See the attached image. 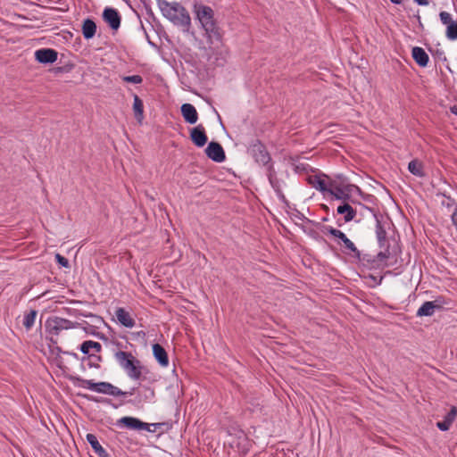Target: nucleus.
Listing matches in <instances>:
<instances>
[{
  "label": "nucleus",
  "instance_id": "obj_1",
  "mask_svg": "<svg viewBox=\"0 0 457 457\" xmlns=\"http://www.w3.org/2000/svg\"><path fill=\"white\" fill-rule=\"evenodd\" d=\"M158 7L162 15L173 24L183 28L185 31L189 30L191 27L190 15L187 9L179 3L158 0Z\"/></svg>",
  "mask_w": 457,
  "mask_h": 457
},
{
  "label": "nucleus",
  "instance_id": "obj_2",
  "mask_svg": "<svg viewBox=\"0 0 457 457\" xmlns=\"http://www.w3.org/2000/svg\"><path fill=\"white\" fill-rule=\"evenodd\" d=\"M193 12L209 39H219L220 37L219 27L214 19V12L210 6L195 3L193 7Z\"/></svg>",
  "mask_w": 457,
  "mask_h": 457
},
{
  "label": "nucleus",
  "instance_id": "obj_3",
  "mask_svg": "<svg viewBox=\"0 0 457 457\" xmlns=\"http://www.w3.org/2000/svg\"><path fill=\"white\" fill-rule=\"evenodd\" d=\"M114 357L130 378H140L142 374L140 361L131 353L118 351L115 353Z\"/></svg>",
  "mask_w": 457,
  "mask_h": 457
},
{
  "label": "nucleus",
  "instance_id": "obj_4",
  "mask_svg": "<svg viewBox=\"0 0 457 457\" xmlns=\"http://www.w3.org/2000/svg\"><path fill=\"white\" fill-rule=\"evenodd\" d=\"M330 186L331 188L329 194L336 199L342 200L344 202L353 201V197L354 195L361 194L359 187L344 181L337 182L334 180Z\"/></svg>",
  "mask_w": 457,
  "mask_h": 457
},
{
  "label": "nucleus",
  "instance_id": "obj_5",
  "mask_svg": "<svg viewBox=\"0 0 457 457\" xmlns=\"http://www.w3.org/2000/svg\"><path fill=\"white\" fill-rule=\"evenodd\" d=\"M79 386L87 388L91 391L97 392L104 395L120 396L127 395L126 392L121 391L117 386L109 382H94L93 380L78 378Z\"/></svg>",
  "mask_w": 457,
  "mask_h": 457
},
{
  "label": "nucleus",
  "instance_id": "obj_6",
  "mask_svg": "<svg viewBox=\"0 0 457 457\" xmlns=\"http://www.w3.org/2000/svg\"><path fill=\"white\" fill-rule=\"evenodd\" d=\"M78 327H79V323L61 317L49 318L46 322V330L52 337H58L62 331Z\"/></svg>",
  "mask_w": 457,
  "mask_h": 457
},
{
  "label": "nucleus",
  "instance_id": "obj_7",
  "mask_svg": "<svg viewBox=\"0 0 457 457\" xmlns=\"http://www.w3.org/2000/svg\"><path fill=\"white\" fill-rule=\"evenodd\" d=\"M307 182L308 184L322 192V193H328L330 192V188H331V184L334 182V180H331L329 179L326 175L324 174H312V175H309L307 177Z\"/></svg>",
  "mask_w": 457,
  "mask_h": 457
},
{
  "label": "nucleus",
  "instance_id": "obj_8",
  "mask_svg": "<svg viewBox=\"0 0 457 457\" xmlns=\"http://www.w3.org/2000/svg\"><path fill=\"white\" fill-rule=\"evenodd\" d=\"M250 153L255 162L262 165H267L270 161L269 153L265 146L260 142H256L251 145Z\"/></svg>",
  "mask_w": 457,
  "mask_h": 457
},
{
  "label": "nucleus",
  "instance_id": "obj_9",
  "mask_svg": "<svg viewBox=\"0 0 457 457\" xmlns=\"http://www.w3.org/2000/svg\"><path fill=\"white\" fill-rule=\"evenodd\" d=\"M445 302L441 298L425 302L417 311V316H432L436 310L442 308Z\"/></svg>",
  "mask_w": 457,
  "mask_h": 457
},
{
  "label": "nucleus",
  "instance_id": "obj_10",
  "mask_svg": "<svg viewBox=\"0 0 457 457\" xmlns=\"http://www.w3.org/2000/svg\"><path fill=\"white\" fill-rule=\"evenodd\" d=\"M205 154L216 162H222L226 159L222 146L217 142H211L205 149Z\"/></svg>",
  "mask_w": 457,
  "mask_h": 457
},
{
  "label": "nucleus",
  "instance_id": "obj_11",
  "mask_svg": "<svg viewBox=\"0 0 457 457\" xmlns=\"http://www.w3.org/2000/svg\"><path fill=\"white\" fill-rule=\"evenodd\" d=\"M103 19L113 30H117L120 26V15L114 8L106 7L103 12Z\"/></svg>",
  "mask_w": 457,
  "mask_h": 457
},
{
  "label": "nucleus",
  "instance_id": "obj_12",
  "mask_svg": "<svg viewBox=\"0 0 457 457\" xmlns=\"http://www.w3.org/2000/svg\"><path fill=\"white\" fill-rule=\"evenodd\" d=\"M58 54L51 48H42L35 52V58L40 63H53L57 60Z\"/></svg>",
  "mask_w": 457,
  "mask_h": 457
},
{
  "label": "nucleus",
  "instance_id": "obj_13",
  "mask_svg": "<svg viewBox=\"0 0 457 457\" xmlns=\"http://www.w3.org/2000/svg\"><path fill=\"white\" fill-rule=\"evenodd\" d=\"M190 138L192 142L198 147L204 146L208 140L205 134L204 127L199 124L190 130Z\"/></svg>",
  "mask_w": 457,
  "mask_h": 457
},
{
  "label": "nucleus",
  "instance_id": "obj_14",
  "mask_svg": "<svg viewBox=\"0 0 457 457\" xmlns=\"http://www.w3.org/2000/svg\"><path fill=\"white\" fill-rule=\"evenodd\" d=\"M119 425H122L129 429H135V430H141L145 429L149 430V425L147 423H145L141 420H139L137 418L133 417H122L118 420Z\"/></svg>",
  "mask_w": 457,
  "mask_h": 457
},
{
  "label": "nucleus",
  "instance_id": "obj_15",
  "mask_svg": "<svg viewBox=\"0 0 457 457\" xmlns=\"http://www.w3.org/2000/svg\"><path fill=\"white\" fill-rule=\"evenodd\" d=\"M327 231L332 235L333 237L338 238L341 240V242L344 244L345 249L350 251L351 253H357V247L355 245L345 236V233H343L341 230L337 229L332 227L327 228Z\"/></svg>",
  "mask_w": 457,
  "mask_h": 457
},
{
  "label": "nucleus",
  "instance_id": "obj_16",
  "mask_svg": "<svg viewBox=\"0 0 457 457\" xmlns=\"http://www.w3.org/2000/svg\"><path fill=\"white\" fill-rule=\"evenodd\" d=\"M80 351L84 354H87L89 357H95V353H100L102 351V345L98 342L92 340H87L80 345ZM97 361H101L100 356H96Z\"/></svg>",
  "mask_w": 457,
  "mask_h": 457
},
{
  "label": "nucleus",
  "instance_id": "obj_17",
  "mask_svg": "<svg viewBox=\"0 0 457 457\" xmlns=\"http://www.w3.org/2000/svg\"><path fill=\"white\" fill-rule=\"evenodd\" d=\"M181 113L184 120L189 124L196 123L198 113L195 106L191 104H184L181 106Z\"/></svg>",
  "mask_w": 457,
  "mask_h": 457
},
{
  "label": "nucleus",
  "instance_id": "obj_18",
  "mask_svg": "<svg viewBox=\"0 0 457 457\" xmlns=\"http://www.w3.org/2000/svg\"><path fill=\"white\" fill-rule=\"evenodd\" d=\"M117 320L126 328H132L135 325L134 319L124 308H117L115 311Z\"/></svg>",
  "mask_w": 457,
  "mask_h": 457
},
{
  "label": "nucleus",
  "instance_id": "obj_19",
  "mask_svg": "<svg viewBox=\"0 0 457 457\" xmlns=\"http://www.w3.org/2000/svg\"><path fill=\"white\" fill-rule=\"evenodd\" d=\"M411 55L417 64L420 67H426L428 65L429 57L423 48L420 46L413 47L411 50Z\"/></svg>",
  "mask_w": 457,
  "mask_h": 457
},
{
  "label": "nucleus",
  "instance_id": "obj_20",
  "mask_svg": "<svg viewBox=\"0 0 457 457\" xmlns=\"http://www.w3.org/2000/svg\"><path fill=\"white\" fill-rule=\"evenodd\" d=\"M457 416V408L453 406L450 411L445 416L444 420L436 423L437 428L442 431H446L450 428L452 423Z\"/></svg>",
  "mask_w": 457,
  "mask_h": 457
},
{
  "label": "nucleus",
  "instance_id": "obj_21",
  "mask_svg": "<svg viewBox=\"0 0 457 457\" xmlns=\"http://www.w3.org/2000/svg\"><path fill=\"white\" fill-rule=\"evenodd\" d=\"M153 353L154 358L157 360L159 364L162 367H167L169 364V358L165 349L159 344L153 345Z\"/></svg>",
  "mask_w": 457,
  "mask_h": 457
},
{
  "label": "nucleus",
  "instance_id": "obj_22",
  "mask_svg": "<svg viewBox=\"0 0 457 457\" xmlns=\"http://www.w3.org/2000/svg\"><path fill=\"white\" fill-rule=\"evenodd\" d=\"M338 214H344L345 222L353 220L356 216V211L346 202L339 205L337 209Z\"/></svg>",
  "mask_w": 457,
  "mask_h": 457
},
{
  "label": "nucleus",
  "instance_id": "obj_23",
  "mask_svg": "<svg viewBox=\"0 0 457 457\" xmlns=\"http://www.w3.org/2000/svg\"><path fill=\"white\" fill-rule=\"evenodd\" d=\"M87 441L89 443V445L92 446V448L94 449L95 453L99 456V457H109L108 453H106V451L102 447V445H100V443L98 442L97 440V437L93 435V434H87Z\"/></svg>",
  "mask_w": 457,
  "mask_h": 457
},
{
  "label": "nucleus",
  "instance_id": "obj_24",
  "mask_svg": "<svg viewBox=\"0 0 457 457\" xmlns=\"http://www.w3.org/2000/svg\"><path fill=\"white\" fill-rule=\"evenodd\" d=\"M96 32V24L94 21L87 19L82 25V34L86 39L92 38Z\"/></svg>",
  "mask_w": 457,
  "mask_h": 457
},
{
  "label": "nucleus",
  "instance_id": "obj_25",
  "mask_svg": "<svg viewBox=\"0 0 457 457\" xmlns=\"http://www.w3.org/2000/svg\"><path fill=\"white\" fill-rule=\"evenodd\" d=\"M133 111L135 118L141 123L144 119V104L137 95H134Z\"/></svg>",
  "mask_w": 457,
  "mask_h": 457
},
{
  "label": "nucleus",
  "instance_id": "obj_26",
  "mask_svg": "<svg viewBox=\"0 0 457 457\" xmlns=\"http://www.w3.org/2000/svg\"><path fill=\"white\" fill-rule=\"evenodd\" d=\"M376 236L379 244V246L385 247L386 243V231L383 228L381 222L377 220L376 223Z\"/></svg>",
  "mask_w": 457,
  "mask_h": 457
},
{
  "label": "nucleus",
  "instance_id": "obj_27",
  "mask_svg": "<svg viewBox=\"0 0 457 457\" xmlns=\"http://www.w3.org/2000/svg\"><path fill=\"white\" fill-rule=\"evenodd\" d=\"M408 170L411 174L417 177L424 176L423 165L421 162L418 160H412L411 162H410L408 165Z\"/></svg>",
  "mask_w": 457,
  "mask_h": 457
},
{
  "label": "nucleus",
  "instance_id": "obj_28",
  "mask_svg": "<svg viewBox=\"0 0 457 457\" xmlns=\"http://www.w3.org/2000/svg\"><path fill=\"white\" fill-rule=\"evenodd\" d=\"M37 315V312L35 310H31L24 315L23 325L27 329H30L33 327Z\"/></svg>",
  "mask_w": 457,
  "mask_h": 457
},
{
  "label": "nucleus",
  "instance_id": "obj_29",
  "mask_svg": "<svg viewBox=\"0 0 457 457\" xmlns=\"http://www.w3.org/2000/svg\"><path fill=\"white\" fill-rule=\"evenodd\" d=\"M445 35L450 40L457 39V20L447 26Z\"/></svg>",
  "mask_w": 457,
  "mask_h": 457
},
{
  "label": "nucleus",
  "instance_id": "obj_30",
  "mask_svg": "<svg viewBox=\"0 0 457 457\" xmlns=\"http://www.w3.org/2000/svg\"><path fill=\"white\" fill-rule=\"evenodd\" d=\"M439 18H440V21L441 22L444 24V25H446L449 26L451 23L454 22L456 20H453V16L451 13L445 12V11H442L440 13H439Z\"/></svg>",
  "mask_w": 457,
  "mask_h": 457
},
{
  "label": "nucleus",
  "instance_id": "obj_31",
  "mask_svg": "<svg viewBox=\"0 0 457 457\" xmlns=\"http://www.w3.org/2000/svg\"><path fill=\"white\" fill-rule=\"evenodd\" d=\"M122 80L128 83L133 84H140L143 81V79L139 75H132V76H123Z\"/></svg>",
  "mask_w": 457,
  "mask_h": 457
},
{
  "label": "nucleus",
  "instance_id": "obj_32",
  "mask_svg": "<svg viewBox=\"0 0 457 457\" xmlns=\"http://www.w3.org/2000/svg\"><path fill=\"white\" fill-rule=\"evenodd\" d=\"M269 179H270V182L272 187L275 189V191L277 192L278 196L284 198V195L282 194V191L279 187L278 181L273 178V176L271 174L269 175Z\"/></svg>",
  "mask_w": 457,
  "mask_h": 457
},
{
  "label": "nucleus",
  "instance_id": "obj_33",
  "mask_svg": "<svg viewBox=\"0 0 457 457\" xmlns=\"http://www.w3.org/2000/svg\"><path fill=\"white\" fill-rule=\"evenodd\" d=\"M55 260L56 262L62 267H69V261L68 259H66L65 257H63L62 255H61L60 253H56L55 254Z\"/></svg>",
  "mask_w": 457,
  "mask_h": 457
},
{
  "label": "nucleus",
  "instance_id": "obj_34",
  "mask_svg": "<svg viewBox=\"0 0 457 457\" xmlns=\"http://www.w3.org/2000/svg\"><path fill=\"white\" fill-rule=\"evenodd\" d=\"M389 250L386 248L384 252H380L378 256L380 260L386 259L389 257Z\"/></svg>",
  "mask_w": 457,
  "mask_h": 457
},
{
  "label": "nucleus",
  "instance_id": "obj_35",
  "mask_svg": "<svg viewBox=\"0 0 457 457\" xmlns=\"http://www.w3.org/2000/svg\"><path fill=\"white\" fill-rule=\"evenodd\" d=\"M414 2L420 5H428L429 3V0H414Z\"/></svg>",
  "mask_w": 457,
  "mask_h": 457
},
{
  "label": "nucleus",
  "instance_id": "obj_36",
  "mask_svg": "<svg viewBox=\"0 0 457 457\" xmlns=\"http://www.w3.org/2000/svg\"><path fill=\"white\" fill-rule=\"evenodd\" d=\"M136 335H137V337H142V338H145V336H146L145 332V331H143V330L137 332V333H136Z\"/></svg>",
  "mask_w": 457,
  "mask_h": 457
},
{
  "label": "nucleus",
  "instance_id": "obj_37",
  "mask_svg": "<svg viewBox=\"0 0 457 457\" xmlns=\"http://www.w3.org/2000/svg\"><path fill=\"white\" fill-rule=\"evenodd\" d=\"M393 4H400L403 3V0H390Z\"/></svg>",
  "mask_w": 457,
  "mask_h": 457
}]
</instances>
